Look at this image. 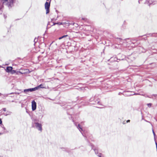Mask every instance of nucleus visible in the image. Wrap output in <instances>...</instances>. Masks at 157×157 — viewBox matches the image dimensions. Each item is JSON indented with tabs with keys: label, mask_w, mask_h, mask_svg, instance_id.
<instances>
[{
	"label": "nucleus",
	"mask_w": 157,
	"mask_h": 157,
	"mask_svg": "<svg viewBox=\"0 0 157 157\" xmlns=\"http://www.w3.org/2000/svg\"><path fill=\"white\" fill-rule=\"evenodd\" d=\"M8 0H2V2L3 3H4L5 2L7 1Z\"/></svg>",
	"instance_id": "obj_10"
},
{
	"label": "nucleus",
	"mask_w": 157,
	"mask_h": 157,
	"mask_svg": "<svg viewBox=\"0 0 157 157\" xmlns=\"http://www.w3.org/2000/svg\"><path fill=\"white\" fill-rule=\"evenodd\" d=\"M129 121H129V120H128V121H127V122H129Z\"/></svg>",
	"instance_id": "obj_16"
},
{
	"label": "nucleus",
	"mask_w": 157,
	"mask_h": 157,
	"mask_svg": "<svg viewBox=\"0 0 157 157\" xmlns=\"http://www.w3.org/2000/svg\"><path fill=\"white\" fill-rule=\"evenodd\" d=\"M2 123V121L1 119L0 118V124H1Z\"/></svg>",
	"instance_id": "obj_12"
},
{
	"label": "nucleus",
	"mask_w": 157,
	"mask_h": 157,
	"mask_svg": "<svg viewBox=\"0 0 157 157\" xmlns=\"http://www.w3.org/2000/svg\"><path fill=\"white\" fill-rule=\"evenodd\" d=\"M68 24V25H69V24L68 23H67L66 22H65L61 23L60 24L63 25V24Z\"/></svg>",
	"instance_id": "obj_7"
},
{
	"label": "nucleus",
	"mask_w": 157,
	"mask_h": 157,
	"mask_svg": "<svg viewBox=\"0 0 157 157\" xmlns=\"http://www.w3.org/2000/svg\"><path fill=\"white\" fill-rule=\"evenodd\" d=\"M36 128L40 130L41 131L42 130L41 125V124L38 123H36Z\"/></svg>",
	"instance_id": "obj_5"
},
{
	"label": "nucleus",
	"mask_w": 157,
	"mask_h": 157,
	"mask_svg": "<svg viewBox=\"0 0 157 157\" xmlns=\"http://www.w3.org/2000/svg\"><path fill=\"white\" fill-rule=\"evenodd\" d=\"M47 1H48V0H47Z\"/></svg>",
	"instance_id": "obj_17"
},
{
	"label": "nucleus",
	"mask_w": 157,
	"mask_h": 157,
	"mask_svg": "<svg viewBox=\"0 0 157 157\" xmlns=\"http://www.w3.org/2000/svg\"><path fill=\"white\" fill-rule=\"evenodd\" d=\"M29 89L25 90H24V92H27L29 91Z\"/></svg>",
	"instance_id": "obj_8"
},
{
	"label": "nucleus",
	"mask_w": 157,
	"mask_h": 157,
	"mask_svg": "<svg viewBox=\"0 0 157 157\" xmlns=\"http://www.w3.org/2000/svg\"><path fill=\"white\" fill-rule=\"evenodd\" d=\"M50 1L48 2H46L45 4V8L46 10V13H48L49 12V8L50 6Z\"/></svg>",
	"instance_id": "obj_2"
},
{
	"label": "nucleus",
	"mask_w": 157,
	"mask_h": 157,
	"mask_svg": "<svg viewBox=\"0 0 157 157\" xmlns=\"http://www.w3.org/2000/svg\"><path fill=\"white\" fill-rule=\"evenodd\" d=\"M78 127L79 128H80L81 130H82V128L80 126V125L78 124Z\"/></svg>",
	"instance_id": "obj_9"
},
{
	"label": "nucleus",
	"mask_w": 157,
	"mask_h": 157,
	"mask_svg": "<svg viewBox=\"0 0 157 157\" xmlns=\"http://www.w3.org/2000/svg\"><path fill=\"white\" fill-rule=\"evenodd\" d=\"M29 90L30 91H33L36 90H37V88H36V87L34 88L29 89Z\"/></svg>",
	"instance_id": "obj_6"
},
{
	"label": "nucleus",
	"mask_w": 157,
	"mask_h": 157,
	"mask_svg": "<svg viewBox=\"0 0 157 157\" xmlns=\"http://www.w3.org/2000/svg\"><path fill=\"white\" fill-rule=\"evenodd\" d=\"M36 102L34 101H33L32 102V108L33 111L36 110Z\"/></svg>",
	"instance_id": "obj_3"
},
{
	"label": "nucleus",
	"mask_w": 157,
	"mask_h": 157,
	"mask_svg": "<svg viewBox=\"0 0 157 157\" xmlns=\"http://www.w3.org/2000/svg\"><path fill=\"white\" fill-rule=\"evenodd\" d=\"M153 134H154V136H155V133H154V132L153 130Z\"/></svg>",
	"instance_id": "obj_13"
},
{
	"label": "nucleus",
	"mask_w": 157,
	"mask_h": 157,
	"mask_svg": "<svg viewBox=\"0 0 157 157\" xmlns=\"http://www.w3.org/2000/svg\"><path fill=\"white\" fill-rule=\"evenodd\" d=\"M37 89L38 90L40 88H46V86L44 84H41L40 85L36 86Z\"/></svg>",
	"instance_id": "obj_4"
},
{
	"label": "nucleus",
	"mask_w": 157,
	"mask_h": 157,
	"mask_svg": "<svg viewBox=\"0 0 157 157\" xmlns=\"http://www.w3.org/2000/svg\"><path fill=\"white\" fill-rule=\"evenodd\" d=\"M0 134H1V133H0Z\"/></svg>",
	"instance_id": "obj_19"
},
{
	"label": "nucleus",
	"mask_w": 157,
	"mask_h": 157,
	"mask_svg": "<svg viewBox=\"0 0 157 157\" xmlns=\"http://www.w3.org/2000/svg\"><path fill=\"white\" fill-rule=\"evenodd\" d=\"M62 39V37H59V40H60V39Z\"/></svg>",
	"instance_id": "obj_15"
},
{
	"label": "nucleus",
	"mask_w": 157,
	"mask_h": 157,
	"mask_svg": "<svg viewBox=\"0 0 157 157\" xmlns=\"http://www.w3.org/2000/svg\"><path fill=\"white\" fill-rule=\"evenodd\" d=\"M99 157H101V156H99Z\"/></svg>",
	"instance_id": "obj_18"
},
{
	"label": "nucleus",
	"mask_w": 157,
	"mask_h": 157,
	"mask_svg": "<svg viewBox=\"0 0 157 157\" xmlns=\"http://www.w3.org/2000/svg\"><path fill=\"white\" fill-rule=\"evenodd\" d=\"M66 36H63L61 37L62 38H63L64 37Z\"/></svg>",
	"instance_id": "obj_14"
},
{
	"label": "nucleus",
	"mask_w": 157,
	"mask_h": 157,
	"mask_svg": "<svg viewBox=\"0 0 157 157\" xmlns=\"http://www.w3.org/2000/svg\"><path fill=\"white\" fill-rule=\"evenodd\" d=\"M3 110L4 111H6V108H4V109H3Z\"/></svg>",
	"instance_id": "obj_11"
},
{
	"label": "nucleus",
	"mask_w": 157,
	"mask_h": 157,
	"mask_svg": "<svg viewBox=\"0 0 157 157\" xmlns=\"http://www.w3.org/2000/svg\"><path fill=\"white\" fill-rule=\"evenodd\" d=\"M8 73L13 74L16 73V71L13 70L12 67H8L5 70Z\"/></svg>",
	"instance_id": "obj_1"
}]
</instances>
